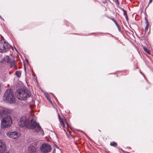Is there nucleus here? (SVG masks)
<instances>
[{"instance_id":"obj_19","label":"nucleus","mask_w":153,"mask_h":153,"mask_svg":"<svg viewBox=\"0 0 153 153\" xmlns=\"http://www.w3.org/2000/svg\"><path fill=\"white\" fill-rule=\"evenodd\" d=\"M55 147L56 148H57V149H58V148H59L58 147V146H57L56 145V144H55Z\"/></svg>"},{"instance_id":"obj_1","label":"nucleus","mask_w":153,"mask_h":153,"mask_svg":"<svg viewBox=\"0 0 153 153\" xmlns=\"http://www.w3.org/2000/svg\"><path fill=\"white\" fill-rule=\"evenodd\" d=\"M29 123L28 119L26 117L24 116L20 118L18 124L20 127L26 126L27 128L32 129L35 133H38L41 130L42 131L39 125L33 119H32L30 124Z\"/></svg>"},{"instance_id":"obj_23","label":"nucleus","mask_w":153,"mask_h":153,"mask_svg":"<svg viewBox=\"0 0 153 153\" xmlns=\"http://www.w3.org/2000/svg\"><path fill=\"white\" fill-rule=\"evenodd\" d=\"M9 74H10L11 73H10V72H9Z\"/></svg>"},{"instance_id":"obj_7","label":"nucleus","mask_w":153,"mask_h":153,"mask_svg":"<svg viewBox=\"0 0 153 153\" xmlns=\"http://www.w3.org/2000/svg\"><path fill=\"white\" fill-rule=\"evenodd\" d=\"M6 134L9 137L14 139L18 138L20 136L19 134L16 131L8 132H7Z\"/></svg>"},{"instance_id":"obj_2","label":"nucleus","mask_w":153,"mask_h":153,"mask_svg":"<svg viewBox=\"0 0 153 153\" xmlns=\"http://www.w3.org/2000/svg\"><path fill=\"white\" fill-rule=\"evenodd\" d=\"M3 99L6 102L12 103L15 102V98L14 95L13 90L11 89L7 90L5 92Z\"/></svg>"},{"instance_id":"obj_6","label":"nucleus","mask_w":153,"mask_h":153,"mask_svg":"<svg viewBox=\"0 0 153 153\" xmlns=\"http://www.w3.org/2000/svg\"><path fill=\"white\" fill-rule=\"evenodd\" d=\"M51 146L48 144H43L40 147L41 152L44 153H47L50 152L51 150Z\"/></svg>"},{"instance_id":"obj_14","label":"nucleus","mask_w":153,"mask_h":153,"mask_svg":"<svg viewBox=\"0 0 153 153\" xmlns=\"http://www.w3.org/2000/svg\"><path fill=\"white\" fill-rule=\"evenodd\" d=\"M110 145L111 146L115 147L117 146V143L115 142H111L110 143Z\"/></svg>"},{"instance_id":"obj_20","label":"nucleus","mask_w":153,"mask_h":153,"mask_svg":"<svg viewBox=\"0 0 153 153\" xmlns=\"http://www.w3.org/2000/svg\"><path fill=\"white\" fill-rule=\"evenodd\" d=\"M47 98L48 99V100H49V101H50V98L49 97H47Z\"/></svg>"},{"instance_id":"obj_4","label":"nucleus","mask_w":153,"mask_h":153,"mask_svg":"<svg viewBox=\"0 0 153 153\" xmlns=\"http://www.w3.org/2000/svg\"><path fill=\"white\" fill-rule=\"evenodd\" d=\"M12 123V119L10 116L7 115L2 118L1 126L3 128L10 127Z\"/></svg>"},{"instance_id":"obj_11","label":"nucleus","mask_w":153,"mask_h":153,"mask_svg":"<svg viewBox=\"0 0 153 153\" xmlns=\"http://www.w3.org/2000/svg\"><path fill=\"white\" fill-rule=\"evenodd\" d=\"M7 115H8L7 111L4 108H1L0 109V118H2Z\"/></svg>"},{"instance_id":"obj_13","label":"nucleus","mask_w":153,"mask_h":153,"mask_svg":"<svg viewBox=\"0 0 153 153\" xmlns=\"http://www.w3.org/2000/svg\"><path fill=\"white\" fill-rule=\"evenodd\" d=\"M122 10L123 11V12L124 15L125 16V17H126V20L127 21H128V16L127 15V13H126V11L125 10H124L123 9H122Z\"/></svg>"},{"instance_id":"obj_8","label":"nucleus","mask_w":153,"mask_h":153,"mask_svg":"<svg viewBox=\"0 0 153 153\" xmlns=\"http://www.w3.org/2000/svg\"><path fill=\"white\" fill-rule=\"evenodd\" d=\"M36 143H33L29 147V151L31 153H34L36 152L37 149V147H36Z\"/></svg>"},{"instance_id":"obj_5","label":"nucleus","mask_w":153,"mask_h":153,"mask_svg":"<svg viewBox=\"0 0 153 153\" xmlns=\"http://www.w3.org/2000/svg\"><path fill=\"white\" fill-rule=\"evenodd\" d=\"M10 45L5 41L0 42V52L4 53L9 50L10 48Z\"/></svg>"},{"instance_id":"obj_17","label":"nucleus","mask_w":153,"mask_h":153,"mask_svg":"<svg viewBox=\"0 0 153 153\" xmlns=\"http://www.w3.org/2000/svg\"><path fill=\"white\" fill-rule=\"evenodd\" d=\"M146 25L145 27V32H146L147 31V30L148 29V21H147V20H146Z\"/></svg>"},{"instance_id":"obj_10","label":"nucleus","mask_w":153,"mask_h":153,"mask_svg":"<svg viewBox=\"0 0 153 153\" xmlns=\"http://www.w3.org/2000/svg\"><path fill=\"white\" fill-rule=\"evenodd\" d=\"M6 149L5 143L3 141L0 140V153H2L5 151Z\"/></svg>"},{"instance_id":"obj_3","label":"nucleus","mask_w":153,"mask_h":153,"mask_svg":"<svg viewBox=\"0 0 153 153\" xmlns=\"http://www.w3.org/2000/svg\"><path fill=\"white\" fill-rule=\"evenodd\" d=\"M17 97L19 100H26L31 96V93L29 91L18 90L16 92Z\"/></svg>"},{"instance_id":"obj_12","label":"nucleus","mask_w":153,"mask_h":153,"mask_svg":"<svg viewBox=\"0 0 153 153\" xmlns=\"http://www.w3.org/2000/svg\"><path fill=\"white\" fill-rule=\"evenodd\" d=\"M59 116V121L61 125L62 126V127L64 128L65 126V123L66 125L68 126H69L68 124V123L65 120L62 119L60 117L59 115H58Z\"/></svg>"},{"instance_id":"obj_24","label":"nucleus","mask_w":153,"mask_h":153,"mask_svg":"<svg viewBox=\"0 0 153 153\" xmlns=\"http://www.w3.org/2000/svg\"><path fill=\"white\" fill-rule=\"evenodd\" d=\"M8 153V152H7V153Z\"/></svg>"},{"instance_id":"obj_18","label":"nucleus","mask_w":153,"mask_h":153,"mask_svg":"<svg viewBox=\"0 0 153 153\" xmlns=\"http://www.w3.org/2000/svg\"><path fill=\"white\" fill-rule=\"evenodd\" d=\"M111 19L115 23V24L117 25H118L117 23V22H116V21H115V20L114 19Z\"/></svg>"},{"instance_id":"obj_22","label":"nucleus","mask_w":153,"mask_h":153,"mask_svg":"<svg viewBox=\"0 0 153 153\" xmlns=\"http://www.w3.org/2000/svg\"><path fill=\"white\" fill-rule=\"evenodd\" d=\"M1 38H2L1 36L0 35V39H1Z\"/></svg>"},{"instance_id":"obj_15","label":"nucleus","mask_w":153,"mask_h":153,"mask_svg":"<svg viewBox=\"0 0 153 153\" xmlns=\"http://www.w3.org/2000/svg\"><path fill=\"white\" fill-rule=\"evenodd\" d=\"M16 75L18 77H20L21 76V73L20 72L17 71L16 72Z\"/></svg>"},{"instance_id":"obj_21","label":"nucleus","mask_w":153,"mask_h":153,"mask_svg":"<svg viewBox=\"0 0 153 153\" xmlns=\"http://www.w3.org/2000/svg\"><path fill=\"white\" fill-rule=\"evenodd\" d=\"M152 0H150L149 3H150L151 2H152Z\"/></svg>"},{"instance_id":"obj_9","label":"nucleus","mask_w":153,"mask_h":153,"mask_svg":"<svg viewBox=\"0 0 153 153\" xmlns=\"http://www.w3.org/2000/svg\"><path fill=\"white\" fill-rule=\"evenodd\" d=\"M6 62L8 63H9L10 64L11 68L13 66H15L16 61L13 59H10L8 56H6L5 59Z\"/></svg>"},{"instance_id":"obj_16","label":"nucleus","mask_w":153,"mask_h":153,"mask_svg":"<svg viewBox=\"0 0 153 153\" xmlns=\"http://www.w3.org/2000/svg\"><path fill=\"white\" fill-rule=\"evenodd\" d=\"M143 49L146 52L149 54L150 53V52L148 50V49L145 47H144Z\"/></svg>"}]
</instances>
